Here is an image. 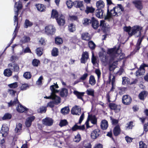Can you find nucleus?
Listing matches in <instances>:
<instances>
[{"label": "nucleus", "mask_w": 148, "mask_h": 148, "mask_svg": "<svg viewBox=\"0 0 148 148\" xmlns=\"http://www.w3.org/2000/svg\"><path fill=\"white\" fill-rule=\"evenodd\" d=\"M83 1H75L74 2V5L75 7L81 8L83 6Z\"/></svg>", "instance_id": "obj_35"}, {"label": "nucleus", "mask_w": 148, "mask_h": 148, "mask_svg": "<svg viewBox=\"0 0 148 148\" xmlns=\"http://www.w3.org/2000/svg\"><path fill=\"white\" fill-rule=\"evenodd\" d=\"M29 88V86L28 84H22L21 86V89L22 90H26Z\"/></svg>", "instance_id": "obj_60"}, {"label": "nucleus", "mask_w": 148, "mask_h": 148, "mask_svg": "<svg viewBox=\"0 0 148 148\" xmlns=\"http://www.w3.org/2000/svg\"><path fill=\"white\" fill-rule=\"evenodd\" d=\"M14 1L15 2L14 8L15 14L14 17V25H15L16 24V25L15 27H16L17 28L18 25V18L17 16L18 15V11L21 8L22 5L19 2H16V1L14 0Z\"/></svg>", "instance_id": "obj_3"}, {"label": "nucleus", "mask_w": 148, "mask_h": 148, "mask_svg": "<svg viewBox=\"0 0 148 148\" xmlns=\"http://www.w3.org/2000/svg\"><path fill=\"white\" fill-rule=\"evenodd\" d=\"M81 38L82 40H89L91 38L90 35L88 32H85L81 34Z\"/></svg>", "instance_id": "obj_22"}, {"label": "nucleus", "mask_w": 148, "mask_h": 148, "mask_svg": "<svg viewBox=\"0 0 148 148\" xmlns=\"http://www.w3.org/2000/svg\"><path fill=\"white\" fill-rule=\"evenodd\" d=\"M51 54L53 56H57L58 54V49L56 48H53Z\"/></svg>", "instance_id": "obj_47"}, {"label": "nucleus", "mask_w": 148, "mask_h": 148, "mask_svg": "<svg viewBox=\"0 0 148 148\" xmlns=\"http://www.w3.org/2000/svg\"><path fill=\"white\" fill-rule=\"evenodd\" d=\"M69 111V109L68 107H65L62 108L61 110V112L64 115L67 114Z\"/></svg>", "instance_id": "obj_43"}, {"label": "nucleus", "mask_w": 148, "mask_h": 148, "mask_svg": "<svg viewBox=\"0 0 148 148\" xmlns=\"http://www.w3.org/2000/svg\"><path fill=\"white\" fill-rule=\"evenodd\" d=\"M95 10V9L92 7H89L88 6L86 7V8L85 10L86 12L88 14L89 13H92Z\"/></svg>", "instance_id": "obj_46"}, {"label": "nucleus", "mask_w": 148, "mask_h": 148, "mask_svg": "<svg viewBox=\"0 0 148 148\" xmlns=\"http://www.w3.org/2000/svg\"><path fill=\"white\" fill-rule=\"evenodd\" d=\"M30 40V38L29 36H24L22 37L20 40V42L22 44L29 42Z\"/></svg>", "instance_id": "obj_21"}, {"label": "nucleus", "mask_w": 148, "mask_h": 148, "mask_svg": "<svg viewBox=\"0 0 148 148\" xmlns=\"http://www.w3.org/2000/svg\"><path fill=\"white\" fill-rule=\"evenodd\" d=\"M94 91L92 89H89L87 90L86 93L88 95L93 96L94 95Z\"/></svg>", "instance_id": "obj_55"}, {"label": "nucleus", "mask_w": 148, "mask_h": 148, "mask_svg": "<svg viewBox=\"0 0 148 148\" xmlns=\"http://www.w3.org/2000/svg\"><path fill=\"white\" fill-rule=\"evenodd\" d=\"M17 111L20 112H25L27 110V108L23 107L20 104L18 105V107L16 108Z\"/></svg>", "instance_id": "obj_31"}, {"label": "nucleus", "mask_w": 148, "mask_h": 148, "mask_svg": "<svg viewBox=\"0 0 148 148\" xmlns=\"http://www.w3.org/2000/svg\"><path fill=\"white\" fill-rule=\"evenodd\" d=\"M58 87V85L54 83V85H51L50 87V89L51 92V95L48 97L45 96V98L47 99H52L55 102V104H58L60 102V97L56 96L55 93L58 92V91L56 88Z\"/></svg>", "instance_id": "obj_2"}, {"label": "nucleus", "mask_w": 148, "mask_h": 148, "mask_svg": "<svg viewBox=\"0 0 148 148\" xmlns=\"http://www.w3.org/2000/svg\"><path fill=\"white\" fill-rule=\"evenodd\" d=\"M81 140V137L79 134H78L77 135L75 136L73 139V141L76 143H78Z\"/></svg>", "instance_id": "obj_45"}, {"label": "nucleus", "mask_w": 148, "mask_h": 148, "mask_svg": "<svg viewBox=\"0 0 148 148\" xmlns=\"http://www.w3.org/2000/svg\"><path fill=\"white\" fill-rule=\"evenodd\" d=\"M67 123V121L66 120H62L60 121V123L59 125L62 127L66 125Z\"/></svg>", "instance_id": "obj_63"}, {"label": "nucleus", "mask_w": 148, "mask_h": 148, "mask_svg": "<svg viewBox=\"0 0 148 148\" xmlns=\"http://www.w3.org/2000/svg\"><path fill=\"white\" fill-rule=\"evenodd\" d=\"M147 94L145 91L141 92L139 95L138 97L139 99L141 100H144L145 97H146Z\"/></svg>", "instance_id": "obj_42"}, {"label": "nucleus", "mask_w": 148, "mask_h": 148, "mask_svg": "<svg viewBox=\"0 0 148 148\" xmlns=\"http://www.w3.org/2000/svg\"><path fill=\"white\" fill-rule=\"evenodd\" d=\"M23 76L25 78L29 79L31 78L32 75L30 72H26L24 73Z\"/></svg>", "instance_id": "obj_51"}, {"label": "nucleus", "mask_w": 148, "mask_h": 148, "mask_svg": "<svg viewBox=\"0 0 148 148\" xmlns=\"http://www.w3.org/2000/svg\"><path fill=\"white\" fill-rule=\"evenodd\" d=\"M109 106L111 109L114 110L116 112H119L121 108L120 105H117L114 103H110Z\"/></svg>", "instance_id": "obj_13"}, {"label": "nucleus", "mask_w": 148, "mask_h": 148, "mask_svg": "<svg viewBox=\"0 0 148 148\" xmlns=\"http://www.w3.org/2000/svg\"><path fill=\"white\" fill-rule=\"evenodd\" d=\"M139 148H147V145L143 141L139 142Z\"/></svg>", "instance_id": "obj_64"}, {"label": "nucleus", "mask_w": 148, "mask_h": 148, "mask_svg": "<svg viewBox=\"0 0 148 148\" xmlns=\"http://www.w3.org/2000/svg\"><path fill=\"white\" fill-rule=\"evenodd\" d=\"M117 16L116 12L114 8L110 10V12L108 9L107 10V15L105 16V19L110 21L112 19L113 16Z\"/></svg>", "instance_id": "obj_7"}, {"label": "nucleus", "mask_w": 148, "mask_h": 148, "mask_svg": "<svg viewBox=\"0 0 148 148\" xmlns=\"http://www.w3.org/2000/svg\"><path fill=\"white\" fill-rule=\"evenodd\" d=\"M66 4L69 8H71L74 5V2H73L71 1L68 0L66 1Z\"/></svg>", "instance_id": "obj_56"}, {"label": "nucleus", "mask_w": 148, "mask_h": 148, "mask_svg": "<svg viewBox=\"0 0 148 148\" xmlns=\"http://www.w3.org/2000/svg\"><path fill=\"white\" fill-rule=\"evenodd\" d=\"M109 79L110 81L111 82L112 84V88L110 89V91H112L114 90V89L115 88V77L113 75L110 74L109 76Z\"/></svg>", "instance_id": "obj_14"}, {"label": "nucleus", "mask_w": 148, "mask_h": 148, "mask_svg": "<svg viewBox=\"0 0 148 148\" xmlns=\"http://www.w3.org/2000/svg\"><path fill=\"white\" fill-rule=\"evenodd\" d=\"M133 126V122H130L127 124L126 126V130L132 129Z\"/></svg>", "instance_id": "obj_61"}, {"label": "nucleus", "mask_w": 148, "mask_h": 148, "mask_svg": "<svg viewBox=\"0 0 148 148\" xmlns=\"http://www.w3.org/2000/svg\"><path fill=\"white\" fill-rule=\"evenodd\" d=\"M73 93L77 96L78 99L83 101L82 97L84 96V92H79L77 91H74Z\"/></svg>", "instance_id": "obj_29"}, {"label": "nucleus", "mask_w": 148, "mask_h": 148, "mask_svg": "<svg viewBox=\"0 0 148 148\" xmlns=\"http://www.w3.org/2000/svg\"><path fill=\"white\" fill-rule=\"evenodd\" d=\"M130 83L129 79L127 77H124L122 78V84L125 85Z\"/></svg>", "instance_id": "obj_53"}, {"label": "nucleus", "mask_w": 148, "mask_h": 148, "mask_svg": "<svg viewBox=\"0 0 148 148\" xmlns=\"http://www.w3.org/2000/svg\"><path fill=\"white\" fill-rule=\"evenodd\" d=\"M132 99L130 96L128 95H124L122 98L123 103L125 105H128L131 102Z\"/></svg>", "instance_id": "obj_8"}, {"label": "nucleus", "mask_w": 148, "mask_h": 148, "mask_svg": "<svg viewBox=\"0 0 148 148\" xmlns=\"http://www.w3.org/2000/svg\"><path fill=\"white\" fill-rule=\"evenodd\" d=\"M68 94V90L65 88H62L60 92V95L62 97H66Z\"/></svg>", "instance_id": "obj_28"}, {"label": "nucleus", "mask_w": 148, "mask_h": 148, "mask_svg": "<svg viewBox=\"0 0 148 148\" xmlns=\"http://www.w3.org/2000/svg\"><path fill=\"white\" fill-rule=\"evenodd\" d=\"M108 126V123L107 121L103 120L101 121V128L103 130L106 129Z\"/></svg>", "instance_id": "obj_25"}, {"label": "nucleus", "mask_w": 148, "mask_h": 148, "mask_svg": "<svg viewBox=\"0 0 148 148\" xmlns=\"http://www.w3.org/2000/svg\"><path fill=\"white\" fill-rule=\"evenodd\" d=\"M43 79V78L42 76H41L38 78V80L36 82V84L38 85H41L42 84V80Z\"/></svg>", "instance_id": "obj_54"}, {"label": "nucleus", "mask_w": 148, "mask_h": 148, "mask_svg": "<svg viewBox=\"0 0 148 148\" xmlns=\"http://www.w3.org/2000/svg\"><path fill=\"white\" fill-rule=\"evenodd\" d=\"M43 49L42 47H38L36 49L37 55L38 56H40L42 54Z\"/></svg>", "instance_id": "obj_49"}, {"label": "nucleus", "mask_w": 148, "mask_h": 148, "mask_svg": "<svg viewBox=\"0 0 148 148\" xmlns=\"http://www.w3.org/2000/svg\"><path fill=\"white\" fill-rule=\"evenodd\" d=\"M104 6V3L103 1L100 0L97 2L96 3V6L98 9H101L103 8Z\"/></svg>", "instance_id": "obj_36"}, {"label": "nucleus", "mask_w": 148, "mask_h": 148, "mask_svg": "<svg viewBox=\"0 0 148 148\" xmlns=\"http://www.w3.org/2000/svg\"><path fill=\"white\" fill-rule=\"evenodd\" d=\"M45 33L47 35H52L56 32V29L55 27L52 25L47 26L45 28Z\"/></svg>", "instance_id": "obj_6"}, {"label": "nucleus", "mask_w": 148, "mask_h": 148, "mask_svg": "<svg viewBox=\"0 0 148 148\" xmlns=\"http://www.w3.org/2000/svg\"><path fill=\"white\" fill-rule=\"evenodd\" d=\"M35 117L34 116H31L27 118L25 122L26 127H29L31 125L32 122L35 119Z\"/></svg>", "instance_id": "obj_16"}, {"label": "nucleus", "mask_w": 148, "mask_h": 148, "mask_svg": "<svg viewBox=\"0 0 148 148\" xmlns=\"http://www.w3.org/2000/svg\"><path fill=\"white\" fill-rule=\"evenodd\" d=\"M12 72L10 69H6L4 70V74L5 76H10L12 74Z\"/></svg>", "instance_id": "obj_44"}, {"label": "nucleus", "mask_w": 148, "mask_h": 148, "mask_svg": "<svg viewBox=\"0 0 148 148\" xmlns=\"http://www.w3.org/2000/svg\"><path fill=\"white\" fill-rule=\"evenodd\" d=\"M18 29H17V28L16 27L14 29V32H13V37L12 38V39L10 41V43L9 45L7 46V47L4 50H5L6 49L9 47L10 46V45L12 43V42H13V40H14V39H15V38L16 37V35H17V32H18Z\"/></svg>", "instance_id": "obj_27"}, {"label": "nucleus", "mask_w": 148, "mask_h": 148, "mask_svg": "<svg viewBox=\"0 0 148 148\" xmlns=\"http://www.w3.org/2000/svg\"><path fill=\"white\" fill-rule=\"evenodd\" d=\"M120 129L119 126H116L114 128L113 130V133L115 136H117L120 133Z\"/></svg>", "instance_id": "obj_39"}, {"label": "nucleus", "mask_w": 148, "mask_h": 148, "mask_svg": "<svg viewBox=\"0 0 148 148\" xmlns=\"http://www.w3.org/2000/svg\"><path fill=\"white\" fill-rule=\"evenodd\" d=\"M84 129V125H83L81 126H79L77 124H75L72 128V130L73 131H75L78 129L83 130Z\"/></svg>", "instance_id": "obj_33"}, {"label": "nucleus", "mask_w": 148, "mask_h": 148, "mask_svg": "<svg viewBox=\"0 0 148 148\" xmlns=\"http://www.w3.org/2000/svg\"><path fill=\"white\" fill-rule=\"evenodd\" d=\"M22 127V124L20 123H18L16 124V127L15 130L16 132H19L21 130Z\"/></svg>", "instance_id": "obj_50"}, {"label": "nucleus", "mask_w": 148, "mask_h": 148, "mask_svg": "<svg viewBox=\"0 0 148 148\" xmlns=\"http://www.w3.org/2000/svg\"><path fill=\"white\" fill-rule=\"evenodd\" d=\"M116 12L117 16V14L120 13L123 10V8L121 5L119 4L117 7H114Z\"/></svg>", "instance_id": "obj_32"}, {"label": "nucleus", "mask_w": 148, "mask_h": 148, "mask_svg": "<svg viewBox=\"0 0 148 148\" xmlns=\"http://www.w3.org/2000/svg\"><path fill=\"white\" fill-rule=\"evenodd\" d=\"M100 131L99 129H96L93 131L91 133V136L93 139H96L100 134Z\"/></svg>", "instance_id": "obj_18"}, {"label": "nucleus", "mask_w": 148, "mask_h": 148, "mask_svg": "<svg viewBox=\"0 0 148 148\" xmlns=\"http://www.w3.org/2000/svg\"><path fill=\"white\" fill-rule=\"evenodd\" d=\"M99 56L101 61L105 65L108 63L109 70L111 71L116 67L118 62L123 58L124 55L119 49L116 50L113 48L108 49L107 54L104 52H99Z\"/></svg>", "instance_id": "obj_1"}, {"label": "nucleus", "mask_w": 148, "mask_h": 148, "mask_svg": "<svg viewBox=\"0 0 148 148\" xmlns=\"http://www.w3.org/2000/svg\"><path fill=\"white\" fill-rule=\"evenodd\" d=\"M145 69L141 68L140 66V68L136 72V75L137 77L142 75L145 73Z\"/></svg>", "instance_id": "obj_30"}, {"label": "nucleus", "mask_w": 148, "mask_h": 148, "mask_svg": "<svg viewBox=\"0 0 148 148\" xmlns=\"http://www.w3.org/2000/svg\"><path fill=\"white\" fill-rule=\"evenodd\" d=\"M8 129L7 127H4L3 125L0 131V133L2 134L3 136L4 137L8 134Z\"/></svg>", "instance_id": "obj_24"}, {"label": "nucleus", "mask_w": 148, "mask_h": 148, "mask_svg": "<svg viewBox=\"0 0 148 148\" xmlns=\"http://www.w3.org/2000/svg\"><path fill=\"white\" fill-rule=\"evenodd\" d=\"M12 117V115L11 114L9 113H5L4 116L2 117V119L3 120L10 119Z\"/></svg>", "instance_id": "obj_52"}, {"label": "nucleus", "mask_w": 148, "mask_h": 148, "mask_svg": "<svg viewBox=\"0 0 148 148\" xmlns=\"http://www.w3.org/2000/svg\"><path fill=\"white\" fill-rule=\"evenodd\" d=\"M18 29H17V28L16 27L14 29V32H13V37L12 38V39L10 41V43L9 45L7 46V47L4 50H5L6 49L9 47L10 46V45L12 43V42H13V40H14V39H15V38L16 37V35H17V32H18Z\"/></svg>", "instance_id": "obj_26"}, {"label": "nucleus", "mask_w": 148, "mask_h": 148, "mask_svg": "<svg viewBox=\"0 0 148 148\" xmlns=\"http://www.w3.org/2000/svg\"><path fill=\"white\" fill-rule=\"evenodd\" d=\"M88 58V54L87 51L83 53L80 61L81 63H85Z\"/></svg>", "instance_id": "obj_15"}, {"label": "nucleus", "mask_w": 148, "mask_h": 148, "mask_svg": "<svg viewBox=\"0 0 148 148\" xmlns=\"http://www.w3.org/2000/svg\"><path fill=\"white\" fill-rule=\"evenodd\" d=\"M55 43L57 45L62 44L63 42L62 39L60 38L57 37L55 39Z\"/></svg>", "instance_id": "obj_57"}, {"label": "nucleus", "mask_w": 148, "mask_h": 148, "mask_svg": "<svg viewBox=\"0 0 148 148\" xmlns=\"http://www.w3.org/2000/svg\"><path fill=\"white\" fill-rule=\"evenodd\" d=\"M92 26L94 29H97L99 26L98 21L94 17H92L91 19Z\"/></svg>", "instance_id": "obj_19"}, {"label": "nucleus", "mask_w": 148, "mask_h": 148, "mask_svg": "<svg viewBox=\"0 0 148 148\" xmlns=\"http://www.w3.org/2000/svg\"><path fill=\"white\" fill-rule=\"evenodd\" d=\"M60 15V14H58L57 11L55 10H53L52 11L51 17L52 18H55L56 19V18L58 17V16Z\"/></svg>", "instance_id": "obj_40"}, {"label": "nucleus", "mask_w": 148, "mask_h": 148, "mask_svg": "<svg viewBox=\"0 0 148 148\" xmlns=\"http://www.w3.org/2000/svg\"><path fill=\"white\" fill-rule=\"evenodd\" d=\"M81 110V108L77 106H74L71 110V113L73 115H79Z\"/></svg>", "instance_id": "obj_9"}, {"label": "nucleus", "mask_w": 148, "mask_h": 148, "mask_svg": "<svg viewBox=\"0 0 148 148\" xmlns=\"http://www.w3.org/2000/svg\"><path fill=\"white\" fill-rule=\"evenodd\" d=\"M142 27L138 26H135L131 28V31L129 32L130 36L135 35L137 37L140 36Z\"/></svg>", "instance_id": "obj_4"}, {"label": "nucleus", "mask_w": 148, "mask_h": 148, "mask_svg": "<svg viewBox=\"0 0 148 148\" xmlns=\"http://www.w3.org/2000/svg\"><path fill=\"white\" fill-rule=\"evenodd\" d=\"M33 25L32 23L29 21L28 20L26 19L25 22L24 27L27 28L29 27H31Z\"/></svg>", "instance_id": "obj_41"}, {"label": "nucleus", "mask_w": 148, "mask_h": 148, "mask_svg": "<svg viewBox=\"0 0 148 148\" xmlns=\"http://www.w3.org/2000/svg\"><path fill=\"white\" fill-rule=\"evenodd\" d=\"M89 121L93 124L96 125L97 124V119L95 115H89L87 120L85 123L87 128H88L92 126L89 125Z\"/></svg>", "instance_id": "obj_5"}, {"label": "nucleus", "mask_w": 148, "mask_h": 148, "mask_svg": "<svg viewBox=\"0 0 148 148\" xmlns=\"http://www.w3.org/2000/svg\"><path fill=\"white\" fill-rule=\"evenodd\" d=\"M35 6L37 10L40 12H43L45 11L46 7L43 4H36Z\"/></svg>", "instance_id": "obj_23"}, {"label": "nucleus", "mask_w": 148, "mask_h": 148, "mask_svg": "<svg viewBox=\"0 0 148 148\" xmlns=\"http://www.w3.org/2000/svg\"><path fill=\"white\" fill-rule=\"evenodd\" d=\"M8 86L11 88H14L17 87V83L15 82L12 84H10L8 85Z\"/></svg>", "instance_id": "obj_58"}, {"label": "nucleus", "mask_w": 148, "mask_h": 148, "mask_svg": "<svg viewBox=\"0 0 148 148\" xmlns=\"http://www.w3.org/2000/svg\"><path fill=\"white\" fill-rule=\"evenodd\" d=\"M144 36H143L141 38H139L137 42L135 50L136 52L138 51L140 48V45L143 39Z\"/></svg>", "instance_id": "obj_34"}, {"label": "nucleus", "mask_w": 148, "mask_h": 148, "mask_svg": "<svg viewBox=\"0 0 148 148\" xmlns=\"http://www.w3.org/2000/svg\"><path fill=\"white\" fill-rule=\"evenodd\" d=\"M69 30L71 32H73L75 30V27L73 23L70 24L69 26Z\"/></svg>", "instance_id": "obj_48"}, {"label": "nucleus", "mask_w": 148, "mask_h": 148, "mask_svg": "<svg viewBox=\"0 0 148 148\" xmlns=\"http://www.w3.org/2000/svg\"><path fill=\"white\" fill-rule=\"evenodd\" d=\"M89 83L92 86H94L96 83V80L94 76L93 75H91L89 77Z\"/></svg>", "instance_id": "obj_38"}, {"label": "nucleus", "mask_w": 148, "mask_h": 148, "mask_svg": "<svg viewBox=\"0 0 148 148\" xmlns=\"http://www.w3.org/2000/svg\"><path fill=\"white\" fill-rule=\"evenodd\" d=\"M19 102L17 99V96L15 98L13 101H11L10 102L8 103V107H10L11 106H14L16 104H18Z\"/></svg>", "instance_id": "obj_37"}, {"label": "nucleus", "mask_w": 148, "mask_h": 148, "mask_svg": "<svg viewBox=\"0 0 148 148\" xmlns=\"http://www.w3.org/2000/svg\"><path fill=\"white\" fill-rule=\"evenodd\" d=\"M8 66L10 69L14 71L17 72L19 70V67L18 65L14 63L9 64Z\"/></svg>", "instance_id": "obj_17"}, {"label": "nucleus", "mask_w": 148, "mask_h": 148, "mask_svg": "<svg viewBox=\"0 0 148 148\" xmlns=\"http://www.w3.org/2000/svg\"><path fill=\"white\" fill-rule=\"evenodd\" d=\"M88 46L89 47L92 49H94L95 47V45L94 42L92 41L88 42Z\"/></svg>", "instance_id": "obj_59"}, {"label": "nucleus", "mask_w": 148, "mask_h": 148, "mask_svg": "<svg viewBox=\"0 0 148 148\" xmlns=\"http://www.w3.org/2000/svg\"><path fill=\"white\" fill-rule=\"evenodd\" d=\"M42 122L45 125L51 126L53 123V121L52 119L47 117L43 119L42 120Z\"/></svg>", "instance_id": "obj_12"}, {"label": "nucleus", "mask_w": 148, "mask_h": 148, "mask_svg": "<svg viewBox=\"0 0 148 148\" xmlns=\"http://www.w3.org/2000/svg\"><path fill=\"white\" fill-rule=\"evenodd\" d=\"M56 20L58 24L60 26H63L65 23V21L64 17L63 15L60 14L58 16V17L56 18Z\"/></svg>", "instance_id": "obj_10"}, {"label": "nucleus", "mask_w": 148, "mask_h": 148, "mask_svg": "<svg viewBox=\"0 0 148 148\" xmlns=\"http://www.w3.org/2000/svg\"><path fill=\"white\" fill-rule=\"evenodd\" d=\"M103 12L104 11L102 9H97L95 11V14L97 17L101 18L103 17Z\"/></svg>", "instance_id": "obj_20"}, {"label": "nucleus", "mask_w": 148, "mask_h": 148, "mask_svg": "<svg viewBox=\"0 0 148 148\" xmlns=\"http://www.w3.org/2000/svg\"><path fill=\"white\" fill-rule=\"evenodd\" d=\"M39 63V60L36 59H34V60H33L32 62V64L34 66H38V64Z\"/></svg>", "instance_id": "obj_62"}, {"label": "nucleus", "mask_w": 148, "mask_h": 148, "mask_svg": "<svg viewBox=\"0 0 148 148\" xmlns=\"http://www.w3.org/2000/svg\"><path fill=\"white\" fill-rule=\"evenodd\" d=\"M133 3L138 9L141 10L143 8V1L140 0H135L133 1Z\"/></svg>", "instance_id": "obj_11"}]
</instances>
